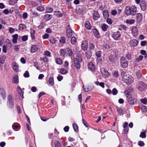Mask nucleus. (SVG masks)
<instances>
[{"mask_svg": "<svg viewBox=\"0 0 147 147\" xmlns=\"http://www.w3.org/2000/svg\"><path fill=\"white\" fill-rule=\"evenodd\" d=\"M53 9L51 7H47L46 8V11L47 13H51L53 11Z\"/></svg>", "mask_w": 147, "mask_h": 147, "instance_id": "obj_47", "label": "nucleus"}, {"mask_svg": "<svg viewBox=\"0 0 147 147\" xmlns=\"http://www.w3.org/2000/svg\"><path fill=\"white\" fill-rule=\"evenodd\" d=\"M19 45L14 46L13 47V49L16 51H19Z\"/></svg>", "mask_w": 147, "mask_h": 147, "instance_id": "obj_60", "label": "nucleus"}, {"mask_svg": "<svg viewBox=\"0 0 147 147\" xmlns=\"http://www.w3.org/2000/svg\"><path fill=\"white\" fill-rule=\"evenodd\" d=\"M75 59V60H74V66L76 69H79L80 67V62H78L76 60V59Z\"/></svg>", "mask_w": 147, "mask_h": 147, "instance_id": "obj_16", "label": "nucleus"}, {"mask_svg": "<svg viewBox=\"0 0 147 147\" xmlns=\"http://www.w3.org/2000/svg\"><path fill=\"white\" fill-rule=\"evenodd\" d=\"M30 32L31 36L32 39H35V37L34 35V34L35 32L34 30L32 29H30Z\"/></svg>", "mask_w": 147, "mask_h": 147, "instance_id": "obj_29", "label": "nucleus"}, {"mask_svg": "<svg viewBox=\"0 0 147 147\" xmlns=\"http://www.w3.org/2000/svg\"><path fill=\"white\" fill-rule=\"evenodd\" d=\"M71 44L75 45L76 42V39L75 37L73 36L71 38Z\"/></svg>", "mask_w": 147, "mask_h": 147, "instance_id": "obj_38", "label": "nucleus"}, {"mask_svg": "<svg viewBox=\"0 0 147 147\" xmlns=\"http://www.w3.org/2000/svg\"><path fill=\"white\" fill-rule=\"evenodd\" d=\"M73 127L75 131L77 132L78 131V126L76 123H74L73 124Z\"/></svg>", "mask_w": 147, "mask_h": 147, "instance_id": "obj_39", "label": "nucleus"}, {"mask_svg": "<svg viewBox=\"0 0 147 147\" xmlns=\"http://www.w3.org/2000/svg\"><path fill=\"white\" fill-rule=\"evenodd\" d=\"M65 51L66 52H67V53L69 56H71L72 55V52L70 49L68 48L65 49Z\"/></svg>", "mask_w": 147, "mask_h": 147, "instance_id": "obj_40", "label": "nucleus"}, {"mask_svg": "<svg viewBox=\"0 0 147 147\" xmlns=\"http://www.w3.org/2000/svg\"><path fill=\"white\" fill-rule=\"evenodd\" d=\"M117 110L118 113L120 115L123 112L122 109L120 108L117 107Z\"/></svg>", "mask_w": 147, "mask_h": 147, "instance_id": "obj_59", "label": "nucleus"}, {"mask_svg": "<svg viewBox=\"0 0 147 147\" xmlns=\"http://www.w3.org/2000/svg\"><path fill=\"white\" fill-rule=\"evenodd\" d=\"M0 94L3 99L6 97V93L3 88L0 89Z\"/></svg>", "mask_w": 147, "mask_h": 147, "instance_id": "obj_18", "label": "nucleus"}, {"mask_svg": "<svg viewBox=\"0 0 147 147\" xmlns=\"http://www.w3.org/2000/svg\"><path fill=\"white\" fill-rule=\"evenodd\" d=\"M101 51H99L96 52V56L98 57H100L101 56Z\"/></svg>", "mask_w": 147, "mask_h": 147, "instance_id": "obj_57", "label": "nucleus"}, {"mask_svg": "<svg viewBox=\"0 0 147 147\" xmlns=\"http://www.w3.org/2000/svg\"><path fill=\"white\" fill-rule=\"evenodd\" d=\"M143 58V56L140 55L137 58H136V60L138 62H140V61L142 60Z\"/></svg>", "mask_w": 147, "mask_h": 147, "instance_id": "obj_48", "label": "nucleus"}, {"mask_svg": "<svg viewBox=\"0 0 147 147\" xmlns=\"http://www.w3.org/2000/svg\"><path fill=\"white\" fill-rule=\"evenodd\" d=\"M93 89V87H90V88H88V87H86V88H84V86H83V90L85 92H86L91 91Z\"/></svg>", "mask_w": 147, "mask_h": 147, "instance_id": "obj_49", "label": "nucleus"}, {"mask_svg": "<svg viewBox=\"0 0 147 147\" xmlns=\"http://www.w3.org/2000/svg\"><path fill=\"white\" fill-rule=\"evenodd\" d=\"M100 70L102 76L103 77L107 78L110 75V74L107 70L104 68H102Z\"/></svg>", "mask_w": 147, "mask_h": 147, "instance_id": "obj_5", "label": "nucleus"}, {"mask_svg": "<svg viewBox=\"0 0 147 147\" xmlns=\"http://www.w3.org/2000/svg\"><path fill=\"white\" fill-rule=\"evenodd\" d=\"M121 75L122 76L123 81L126 84L130 85L133 82L134 79L133 77L130 75L126 74L125 71H122Z\"/></svg>", "mask_w": 147, "mask_h": 147, "instance_id": "obj_1", "label": "nucleus"}, {"mask_svg": "<svg viewBox=\"0 0 147 147\" xmlns=\"http://www.w3.org/2000/svg\"><path fill=\"white\" fill-rule=\"evenodd\" d=\"M52 15L49 14H46L44 16V19L46 21H48L52 18Z\"/></svg>", "mask_w": 147, "mask_h": 147, "instance_id": "obj_23", "label": "nucleus"}, {"mask_svg": "<svg viewBox=\"0 0 147 147\" xmlns=\"http://www.w3.org/2000/svg\"><path fill=\"white\" fill-rule=\"evenodd\" d=\"M141 102L143 104H146L147 101L146 98H144L143 99H142L141 100Z\"/></svg>", "mask_w": 147, "mask_h": 147, "instance_id": "obj_54", "label": "nucleus"}, {"mask_svg": "<svg viewBox=\"0 0 147 147\" xmlns=\"http://www.w3.org/2000/svg\"><path fill=\"white\" fill-rule=\"evenodd\" d=\"M7 105L10 108H12L13 107V101H7Z\"/></svg>", "mask_w": 147, "mask_h": 147, "instance_id": "obj_25", "label": "nucleus"}, {"mask_svg": "<svg viewBox=\"0 0 147 147\" xmlns=\"http://www.w3.org/2000/svg\"><path fill=\"white\" fill-rule=\"evenodd\" d=\"M49 41L52 44H54L55 42V39L52 37L50 38Z\"/></svg>", "mask_w": 147, "mask_h": 147, "instance_id": "obj_52", "label": "nucleus"}, {"mask_svg": "<svg viewBox=\"0 0 147 147\" xmlns=\"http://www.w3.org/2000/svg\"><path fill=\"white\" fill-rule=\"evenodd\" d=\"M7 101H13L12 100V97L11 95L9 94L8 95Z\"/></svg>", "mask_w": 147, "mask_h": 147, "instance_id": "obj_61", "label": "nucleus"}, {"mask_svg": "<svg viewBox=\"0 0 147 147\" xmlns=\"http://www.w3.org/2000/svg\"><path fill=\"white\" fill-rule=\"evenodd\" d=\"M124 93L127 98H129V97H131V93L128 91V90H125L124 92Z\"/></svg>", "mask_w": 147, "mask_h": 147, "instance_id": "obj_30", "label": "nucleus"}, {"mask_svg": "<svg viewBox=\"0 0 147 147\" xmlns=\"http://www.w3.org/2000/svg\"><path fill=\"white\" fill-rule=\"evenodd\" d=\"M81 45L82 49L84 51L86 50L88 47V42L86 40H84L82 42Z\"/></svg>", "mask_w": 147, "mask_h": 147, "instance_id": "obj_9", "label": "nucleus"}, {"mask_svg": "<svg viewBox=\"0 0 147 147\" xmlns=\"http://www.w3.org/2000/svg\"><path fill=\"white\" fill-rule=\"evenodd\" d=\"M113 76L117 78L119 76L118 72V71H115L113 72Z\"/></svg>", "mask_w": 147, "mask_h": 147, "instance_id": "obj_55", "label": "nucleus"}, {"mask_svg": "<svg viewBox=\"0 0 147 147\" xmlns=\"http://www.w3.org/2000/svg\"><path fill=\"white\" fill-rule=\"evenodd\" d=\"M120 64L121 67L123 68H126L128 66V62L125 58L124 57L121 58Z\"/></svg>", "mask_w": 147, "mask_h": 147, "instance_id": "obj_4", "label": "nucleus"}, {"mask_svg": "<svg viewBox=\"0 0 147 147\" xmlns=\"http://www.w3.org/2000/svg\"><path fill=\"white\" fill-rule=\"evenodd\" d=\"M93 19L95 20H97L99 17V15L96 11L94 12L93 15Z\"/></svg>", "mask_w": 147, "mask_h": 147, "instance_id": "obj_21", "label": "nucleus"}, {"mask_svg": "<svg viewBox=\"0 0 147 147\" xmlns=\"http://www.w3.org/2000/svg\"><path fill=\"white\" fill-rule=\"evenodd\" d=\"M140 6L141 9L143 11H145L146 9V6L144 1H142L140 4Z\"/></svg>", "mask_w": 147, "mask_h": 147, "instance_id": "obj_13", "label": "nucleus"}, {"mask_svg": "<svg viewBox=\"0 0 147 147\" xmlns=\"http://www.w3.org/2000/svg\"><path fill=\"white\" fill-rule=\"evenodd\" d=\"M86 56L88 59L90 58L91 56V52L90 51H87L85 53Z\"/></svg>", "mask_w": 147, "mask_h": 147, "instance_id": "obj_32", "label": "nucleus"}, {"mask_svg": "<svg viewBox=\"0 0 147 147\" xmlns=\"http://www.w3.org/2000/svg\"><path fill=\"white\" fill-rule=\"evenodd\" d=\"M85 26L86 28L88 30H90L91 29V26L90 22L88 21L86 22L85 24Z\"/></svg>", "mask_w": 147, "mask_h": 147, "instance_id": "obj_27", "label": "nucleus"}, {"mask_svg": "<svg viewBox=\"0 0 147 147\" xmlns=\"http://www.w3.org/2000/svg\"><path fill=\"white\" fill-rule=\"evenodd\" d=\"M93 31L94 34L95 36L97 38H99L100 37V34L98 31L96 29H93Z\"/></svg>", "mask_w": 147, "mask_h": 147, "instance_id": "obj_22", "label": "nucleus"}, {"mask_svg": "<svg viewBox=\"0 0 147 147\" xmlns=\"http://www.w3.org/2000/svg\"><path fill=\"white\" fill-rule=\"evenodd\" d=\"M40 60L41 61H43L44 62L46 63L48 61L47 58L46 57H45L43 58L40 57Z\"/></svg>", "mask_w": 147, "mask_h": 147, "instance_id": "obj_46", "label": "nucleus"}, {"mask_svg": "<svg viewBox=\"0 0 147 147\" xmlns=\"http://www.w3.org/2000/svg\"><path fill=\"white\" fill-rule=\"evenodd\" d=\"M17 91L18 93L20 94V96L23 98V92L22 90V89L19 86H18L17 89Z\"/></svg>", "mask_w": 147, "mask_h": 147, "instance_id": "obj_20", "label": "nucleus"}, {"mask_svg": "<svg viewBox=\"0 0 147 147\" xmlns=\"http://www.w3.org/2000/svg\"><path fill=\"white\" fill-rule=\"evenodd\" d=\"M118 91L116 88H113L112 90V93L113 95H116L117 94Z\"/></svg>", "mask_w": 147, "mask_h": 147, "instance_id": "obj_53", "label": "nucleus"}, {"mask_svg": "<svg viewBox=\"0 0 147 147\" xmlns=\"http://www.w3.org/2000/svg\"><path fill=\"white\" fill-rule=\"evenodd\" d=\"M18 76L15 75L13 77V82L14 83L18 84L19 82Z\"/></svg>", "mask_w": 147, "mask_h": 147, "instance_id": "obj_26", "label": "nucleus"}, {"mask_svg": "<svg viewBox=\"0 0 147 147\" xmlns=\"http://www.w3.org/2000/svg\"><path fill=\"white\" fill-rule=\"evenodd\" d=\"M49 84L51 85H53L54 84V79L53 77H50L49 80Z\"/></svg>", "mask_w": 147, "mask_h": 147, "instance_id": "obj_36", "label": "nucleus"}, {"mask_svg": "<svg viewBox=\"0 0 147 147\" xmlns=\"http://www.w3.org/2000/svg\"><path fill=\"white\" fill-rule=\"evenodd\" d=\"M146 85L143 82L140 81L137 84V87L138 90L140 91L144 90L146 88Z\"/></svg>", "mask_w": 147, "mask_h": 147, "instance_id": "obj_3", "label": "nucleus"}, {"mask_svg": "<svg viewBox=\"0 0 147 147\" xmlns=\"http://www.w3.org/2000/svg\"><path fill=\"white\" fill-rule=\"evenodd\" d=\"M37 9L39 11H43L45 9L44 7L42 6L38 7Z\"/></svg>", "mask_w": 147, "mask_h": 147, "instance_id": "obj_56", "label": "nucleus"}, {"mask_svg": "<svg viewBox=\"0 0 147 147\" xmlns=\"http://www.w3.org/2000/svg\"><path fill=\"white\" fill-rule=\"evenodd\" d=\"M128 101L129 103L131 105H134L136 104L137 99L134 97H129L128 98Z\"/></svg>", "mask_w": 147, "mask_h": 147, "instance_id": "obj_6", "label": "nucleus"}, {"mask_svg": "<svg viewBox=\"0 0 147 147\" xmlns=\"http://www.w3.org/2000/svg\"><path fill=\"white\" fill-rule=\"evenodd\" d=\"M56 63L59 65H61L62 63V60L59 58H57L55 60Z\"/></svg>", "mask_w": 147, "mask_h": 147, "instance_id": "obj_34", "label": "nucleus"}, {"mask_svg": "<svg viewBox=\"0 0 147 147\" xmlns=\"http://www.w3.org/2000/svg\"><path fill=\"white\" fill-rule=\"evenodd\" d=\"M88 68L92 71H93L95 69V66L92 62H90L88 64Z\"/></svg>", "mask_w": 147, "mask_h": 147, "instance_id": "obj_15", "label": "nucleus"}, {"mask_svg": "<svg viewBox=\"0 0 147 147\" xmlns=\"http://www.w3.org/2000/svg\"><path fill=\"white\" fill-rule=\"evenodd\" d=\"M128 123L127 122H125L123 125V127L124 128V132L125 133L127 134L128 131Z\"/></svg>", "mask_w": 147, "mask_h": 147, "instance_id": "obj_12", "label": "nucleus"}, {"mask_svg": "<svg viewBox=\"0 0 147 147\" xmlns=\"http://www.w3.org/2000/svg\"><path fill=\"white\" fill-rule=\"evenodd\" d=\"M54 144L55 147H61V145L58 141L55 140L54 142Z\"/></svg>", "mask_w": 147, "mask_h": 147, "instance_id": "obj_33", "label": "nucleus"}, {"mask_svg": "<svg viewBox=\"0 0 147 147\" xmlns=\"http://www.w3.org/2000/svg\"><path fill=\"white\" fill-rule=\"evenodd\" d=\"M65 51L64 49H61L60 50V55L61 56H63L65 55Z\"/></svg>", "mask_w": 147, "mask_h": 147, "instance_id": "obj_50", "label": "nucleus"}, {"mask_svg": "<svg viewBox=\"0 0 147 147\" xmlns=\"http://www.w3.org/2000/svg\"><path fill=\"white\" fill-rule=\"evenodd\" d=\"M146 131H144V132H141L140 135V137L142 138H145L146 136Z\"/></svg>", "mask_w": 147, "mask_h": 147, "instance_id": "obj_42", "label": "nucleus"}, {"mask_svg": "<svg viewBox=\"0 0 147 147\" xmlns=\"http://www.w3.org/2000/svg\"><path fill=\"white\" fill-rule=\"evenodd\" d=\"M38 48L37 45H33L32 46L31 50L30 51L31 53H34L38 50Z\"/></svg>", "mask_w": 147, "mask_h": 147, "instance_id": "obj_14", "label": "nucleus"}, {"mask_svg": "<svg viewBox=\"0 0 147 147\" xmlns=\"http://www.w3.org/2000/svg\"><path fill=\"white\" fill-rule=\"evenodd\" d=\"M131 33L132 35L134 36H137L138 34V29L136 26L132 27L131 30Z\"/></svg>", "mask_w": 147, "mask_h": 147, "instance_id": "obj_8", "label": "nucleus"}, {"mask_svg": "<svg viewBox=\"0 0 147 147\" xmlns=\"http://www.w3.org/2000/svg\"><path fill=\"white\" fill-rule=\"evenodd\" d=\"M60 73L63 74H65L67 73V70L64 68L61 69L60 70Z\"/></svg>", "mask_w": 147, "mask_h": 147, "instance_id": "obj_35", "label": "nucleus"}, {"mask_svg": "<svg viewBox=\"0 0 147 147\" xmlns=\"http://www.w3.org/2000/svg\"><path fill=\"white\" fill-rule=\"evenodd\" d=\"M106 21L107 23L109 24H111L112 23V21L110 18H107Z\"/></svg>", "mask_w": 147, "mask_h": 147, "instance_id": "obj_62", "label": "nucleus"}, {"mask_svg": "<svg viewBox=\"0 0 147 147\" xmlns=\"http://www.w3.org/2000/svg\"><path fill=\"white\" fill-rule=\"evenodd\" d=\"M51 53L49 51H46L45 52L44 55L48 57H50L51 55Z\"/></svg>", "mask_w": 147, "mask_h": 147, "instance_id": "obj_51", "label": "nucleus"}, {"mask_svg": "<svg viewBox=\"0 0 147 147\" xmlns=\"http://www.w3.org/2000/svg\"><path fill=\"white\" fill-rule=\"evenodd\" d=\"M138 145L140 146H144V144L143 142L140 141L138 142Z\"/></svg>", "mask_w": 147, "mask_h": 147, "instance_id": "obj_58", "label": "nucleus"}, {"mask_svg": "<svg viewBox=\"0 0 147 147\" xmlns=\"http://www.w3.org/2000/svg\"><path fill=\"white\" fill-rule=\"evenodd\" d=\"M108 26L105 24H101L100 27V28L102 30L104 31H106L108 28Z\"/></svg>", "mask_w": 147, "mask_h": 147, "instance_id": "obj_19", "label": "nucleus"}, {"mask_svg": "<svg viewBox=\"0 0 147 147\" xmlns=\"http://www.w3.org/2000/svg\"><path fill=\"white\" fill-rule=\"evenodd\" d=\"M103 15L104 18H107L109 17V14L107 10L105 9L103 11Z\"/></svg>", "mask_w": 147, "mask_h": 147, "instance_id": "obj_24", "label": "nucleus"}, {"mask_svg": "<svg viewBox=\"0 0 147 147\" xmlns=\"http://www.w3.org/2000/svg\"><path fill=\"white\" fill-rule=\"evenodd\" d=\"M136 11V7L135 6L132 5L131 6H127L125 8V14L127 16H135Z\"/></svg>", "mask_w": 147, "mask_h": 147, "instance_id": "obj_2", "label": "nucleus"}, {"mask_svg": "<svg viewBox=\"0 0 147 147\" xmlns=\"http://www.w3.org/2000/svg\"><path fill=\"white\" fill-rule=\"evenodd\" d=\"M135 21L134 19L127 20L126 21V23L127 24H134Z\"/></svg>", "mask_w": 147, "mask_h": 147, "instance_id": "obj_31", "label": "nucleus"}, {"mask_svg": "<svg viewBox=\"0 0 147 147\" xmlns=\"http://www.w3.org/2000/svg\"><path fill=\"white\" fill-rule=\"evenodd\" d=\"M136 18L137 21L138 22H140L142 19V16L141 14L139 13L136 15Z\"/></svg>", "mask_w": 147, "mask_h": 147, "instance_id": "obj_17", "label": "nucleus"}, {"mask_svg": "<svg viewBox=\"0 0 147 147\" xmlns=\"http://www.w3.org/2000/svg\"><path fill=\"white\" fill-rule=\"evenodd\" d=\"M19 29L20 30H23L26 28V26L23 24H21L19 25Z\"/></svg>", "mask_w": 147, "mask_h": 147, "instance_id": "obj_43", "label": "nucleus"}, {"mask_svg": "<svg viewBox=\"0 0 147 147\" xmlns=\"http://www.w3.org/2000/svg\"><path fill=\"white\" fill-rule=\"evenodd\" d=\"M141 108L142 110L144 112H146L147 111V108L145 106H142Z\"/></svg>", "mask_w": 147, "mask_h": 147, "instance_id": "obj_64", "label": "nucleus"}, {"mask_svg": "<svg viewBox=\"0 0 147 147\" xmlns=\"http://www.w3.org/2000/svg\"><path fill=\"white\" fill-rule=\"evenodd\" d=\"M136 76L138 78H140L142 76L141 73L139 70H138L136 72Z\"/></svg>", "mask_w": 147, "mask_h": 147, "instance_id": "obj_37", "label": "nucleus"}, {"mask_svg": "<svg viewBox=\"0 0 147 147\" xmlns=\"http://www.w3.org/2000/svg\"><path fill=\"white\" fill-rule=\"evenodd\" d=\"M12 67L13 70L16 71L18 72L19 70V66L16 63H12Z\"/></svg>", "mask_w": 147, "mask_h": 147, "instance_id": "obj_11", "label": "nucleus"}, {"mask_svg": "<svg viewBox=\"0 0 147 147\" xmlns=\"http://www.w3.org/2000/svg\"><path fill=\"white\" fill-rule=\"evenodd\" d=\"M121 34L120 32L118 31L117 32H114L112 36L113 38L115 40H118L119 39L120 37Z\"/></svg>", "mask_w": 147, "mask_h": 147, "instance_id": "obj_10", "label": "nucleus"}, {"mask_svg": "<svg viewBox=\"0 0 147 147\" xmlns=\"http://www.w3.org/2000/svg\"><path fill=\"white\" fill-rule=\"evenodd\" d=\"M73 31L70 27L69 25H68L67 27V34L69 37H71L72 35Z\"/></svg>", "mask_w": 147, "mask_h": 147, "instance_id": "obj_7", "label": "nucleus"}, {"mask_svg": "<svg viewBox=\"0 0 147 147\" xmlns=\"http://www.w3.org/2000/svg\"><path fill=\"white\" fill-rule=\"evenodd\" d=\"M13 38L12 41L13 43H15L17 42V40L18 38V34H15V35L12 36Z\"/></svg>", "mask_w": 147, "mask_h": 147, "instance_id": "obj_28", "label": "nucleus"}, {"mask_svg": "<svg viewBox=\"0 0 147 147\" xmlns=\"http://www.w3.org/2000/svg\"><path fill=\"white\" fill-rule=\"evenodd\" d=\"M125 57L128 60H130L131 57V53L129 52L126 53Z\"/></svg>", "mask_w": 147, "mask_h": 147, "instance_id": "obj_44", "label": "nucleus"}, {"mask_svg": "<svg viewBox=\"0 0 147 147\" xmlns=\"http://www.w3.org/2000/svg\"><path fill=\"white\" fill-rule=\"evenodd\" d=\"M76 59L78 61L81 62L82 61V57L80 56H78L76 58H74V60H75Z\"/></svg>", "mask_w": 147, "mask_h": 147, "instance_id": "obj_41", "label": "nucleus"}, {"mask_svg": "<svg viewBox=\"0 0 147 147\" xmlns=\"http://www.w3.org/2000/svg\"><path fill=\"white\" fill-rule=\"evenodd\" d=\"M57 79L59 81H61L63 79V77L60 75H58L57 77Z\"/></svg>", "mask_w": 147, "mask_h": 147, "instance_id": "obj_63", "label": "nucleus"}, {"mask_svg": "<svg viewBox=\"0 0 147 147\" xmlns=\"http://www.w3.org/2000/svg\"><path fill=\"white\" fill-rule=\"evenodd\" d=\"M65 38L64 37H60L59 41L60 43H64L65 42Z\"/></svg>", "mask_w": 147, "mask_h": 147, "instance_id": "obj_45", "label": "nucleus"}]
</instances>
